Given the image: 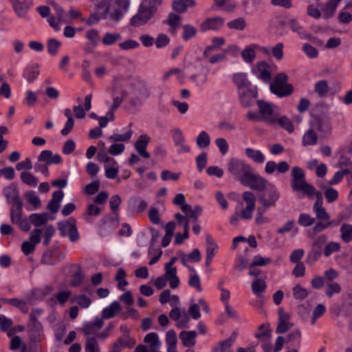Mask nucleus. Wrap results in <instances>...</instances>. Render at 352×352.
Returning <instances> with one entry per match:
<instances>
[{
	"mask_svg": "<svg viewBox=\"0 0 352 352\" xmlns=\"http://www.w3.org/2000/svg\"><path fill=\"white\" fill-rule=\"evenodd\" d=\"M291 177L290 184L294 192L311 199L316 196V201L313 206H322V192L317 191L313 185L306 181L305 173L303 169L298 166H294L292 169Z\"/></svg>",
	"mask_w": 352,
	"mask_h": 352,
	"instance_id": "obj_1",
	"label": "nucleus"
},
{
	"mask_svg": "<svg viewBox=\"0 0 352 352\" xmlns=\"http://www.w3.org/2000/svg\"><path fill=\"white\" fill-rule=\"evenodd\" d=\"M245 154L256 163L261 164L265 161V155L259 150L247 148L245 149Z\"/></svg>",
	"mask_w": 352,
	"mask_h": 352,
	"instance_id": "obj_43",
	"label": "nucleus"
},
{
	"mask_svg": "<svg viewBox=\"0 0 352 352\" xmlns=\"http://www.w3.org/2000/svg\"><path fill=\"white\" fill-rule=\"evenodd\" d=\"M150 140L151 138L148 135L142 134L138 137L134 144L136 151L145 159H148L151 157L149 153L146 151Z\"/></svg>",
	"mask_w": 352,
	"mask_h": 352,
	"instance_id": "obj_21",
	"label": "nucleus"
},
{
	"mask_svg": "<svg viewBox=\"0 0 352 352\" xmlns=\"http://www.w3.org/2000/svg\"><path fill=\"white\" fill-rule=\"evenodd\" d=\"M122 78L124 79L122 89L126 92L129 103L133 107L141 105L150 96L146 83L139 78H134L129 82L128 89L126 90L124 87L126 84V80L123 77Z\"/></svg>",
	"mask_w": 352,
	"mask_h": 352,
	"instance_id": "obj_2",
	"label": "nucleus"
},
{
	"mask_svg": "<svg viewBox=\"0 0 352 352\" xmlns=\"http://www.w3.org/2000/svg\"><path fill=\"white\" fill-rule=\"evenodd\" d=\"M121 38L122 36L119 33L107 32L104 34L102 42L104 45H111Z\"/></svg>",
	"mask_w": 352,
	"mask_h": 352,
	"instance_id": "obj_60",
	"label": "nucleus"
},
{
	"mask_svg": "<svg viewBox=\"0 0 352 352\" xmlns=\"http://www.w3.org/2000/svg\"><path fill=\"white\" fill-rule=\"evenodd\" d=\"M316 217L319 221L331 222L330 215L322 206H313Z\"/></svg>",
	"mask_w": 352,
	"mask_h": 352,
	"instance_id": "obj_47",
	"label": "nucleus"
},
{
	"mask_svg": "<svg viewBox=\"0 0 352 352\" xmlns=\"http://www.w3.org/2000/svg\"><path fill=\"white\" fill-rule=\"evenodd\" d=\"M311 126L322 135H329L331 131V122L327 118L315 117L311 122Z\"/></svg>",
	"mask_w": 352,
	"mask_h": 352,
	"instance_id": "obj_16",
	"label": "nucleus"
},
{
	"mask_svg": "<svg viewBox=\"0 0 352 352\" xmlns=\"http://www.w3.org/2000/svg\"><path fill=\"white\" fill-rule=\"evenodd\" d=\"M111 10V5L109 1H102L96 5V12L100 14L102 19H107Z\"/></svg>",
	"mask_w": 352,
	"mask_h": 352,
	"instance_id": "obj_50",
	"label": "nucleus"
},
{
	"mask_svg": "<svg viewBox=\"0 0 352 352\" xmlns=\"http://www.w3.org/2000/svg\"><path fill=\"white\" fill-rule=\"evenodd\" d=\"M315 91L320 96V97H323L326 96V94L329 91V85L328 82L325 80H321L317 82L315 84L314 87Z\"/></svg>",
	"mask_w": 352,
	"mask_h": 352,
	"instance_id": "obj_59",
	"label": "nucleus"
},
{
	"mask_svg": "<svg viewBox=\"0 0 352 352\" xmlns=\"http://www.w3.org/2000/svg\"><path fill=\"white\" fill-rule=\"evenodd\" d=\"M175 257H172L169 262L165 264L164 268L165 271H166V275H170L172 278V281L170 283V288L175 289L179 285V279L177 276V268L173 267L174 263L176 261Z\"/></svg>",
	"mask_w": 352,
	"mask_h": 352,
	"instance_id": "obj_25",
	"label": "nucleus"
},
{
	"mask_svg": "<svg viewBox=\"0 0 352 352\" xmlns=\"http://www.w3.org/2000/svg\"><path fill=\"white\" fill-rule=\"evenodd\" d=\"M16 14L20 17L25 16L28 10L32 3V0H9Z\"/></svg>",
	"mask_w": 352,
	"mask_h": 352,
	"instance_id": "obj_20",
	"label": "nucleus"
},
{
	"mask_svg": "<svg viewBox=\"0 0 352 352\" xmlns=\"http://www.w3.org/2000/svg\"><path fill=\"white\" fill-rule=\"evenodd\" d=\"M206 265L208 267L214 256L217 252L218 245L215 243L212 236L210 234H207L206 236Z\"/></svg>",
	"mask_w": 352,
	"mask_h": 352,
	"instance_id": "obj_23",
	"label": "nucleus"
},
{
	"mask_svg": "<svg viewBox=\"0 0 352 352\" xmlns=\"http://www.w3.org/2000/svg\"><path fill=\"white\" fill-rule=\"evenodd\" d=\"M341 286L336 282H329L325 284V294L329 297H332L336 294L341 292Z\"/></svg>",
	"mask_w": 352,
	"mask_h": 352,
	"instance_id": "obj_53",
	"label": "nucleus"
},
{
	"mask_svg": "<svg viewBox=\"0 0 352 352\" xmlns=\"http://www.w3.org/2000/svg\"><path fill=\"white\" fill-rule=\"evenodd\" d=\"M227 25L232 30H243L246 26V23L243 18L239 17L229 21Z\"/></svg>",
	"mask_w": 352,
	"mask_h": 352,
	"instance_id": "obj_64",
	"label": "nucleus"
},
{
	"mask_svg": "<svg viewBox=\"0 0 352 352\" xmlns=\"http://www.w3.org/2000/svg\"><path fill=\"white\" fill-rule=\"evenodd\" d=\"M101 211L100 207L94 204H89L86 211L82 214V217L87 223H91L94 222V219L100 214Z\"/></svg>",
	"mask_w": 352,
	"mask_h": 352,
	"instance_id": "obj_27",
	"label": "nucleus"
},
{
	"mask_svg": "<svg viewBox=\"0 0 352 352\" xmlns=\"http://www.w3.org/2000/svg\"><path fill=\"white\" fill-rule=\"evenodd\" d=\"M42 230L34 229L30 233V241H25L21 244V251L25 255L32 254L36 245L41 241Z\"/></svg>",
	"mask_w": 352,
	"mask_h": 352,
	"instance_id": "obj_12",
	"label": "nucleus"
},
{
	"mask_svg": "<svg viewBox=\"0 0 352 352\" xmlns=\"http://www.w3.org/2000/svg\"><path fill=\"white\" fill-rule=\"evenodd\" d=\"M327 241V236L325 234H321L315 239L311 250L307 254V263H314L319 258L322 254V248Z\"/></svg>",
	"mask_w": 352,
	"mask_h": 352,
	"instance_id": "obj_11",
	"label": "nucleus"
},
{
	"mask_svg": "<svg viewBox=\"0 0 352 352\" xmlns=\"http://www.w3.org/2000/svg\"><path fill=\"white\" fill-rule=\"evenodd\" d=\"M196 143L201 148H207L210 144V138L208 133L205 131H201L196 138Z\"/></svg>",
	"mask_w": 352,
	"mask_h": 352,
	"instance_id": "obj_51",
	"label": "nucleus"
},
{
	"mask_svg": "<svg viewBox=\"0 0 352 352\" xmlns=\"http://www.w3.org/2000/svg\"><path fill=\"white\" fill-rule=\"evenodd\" d=\"M340 237L344 243H349L352 240V225L343 223L340 227Z\"/></svg>",
	"mask_w": 352,
	"mask_h": 352,
	"instance_id": "obj_49",
	"label": "nucleus"
},
{
	"mask_svg": "<svg viewBox=\"0 0 352 352\" xmlns=\"http://www.w3.org/2000/svg\"><path fill=\"white\" fill-rule=\"evenodd\" d=\"M23 206V203L11 206L10 220L12 223L16 224L22 219Z\"/></svg>",
	"mask_w": 352,
	"mask_h": 352,
	"instance_id": "obj_42",
	"label": "nucleus"
},
{
	"mask_svg": "<svg viewBox=\"0 0 352 352\" xmlns=\"http://www.w3.org/2000/svg\"><path fill=\"white\" fill-rule=\"evenodd\" d=\"M292 292L294 298L298 300H303L309 294V291L300 284H297L293 287Z\"/></svg>",
	"mask_w": 352,
	"mask_h": 352,
	"instance_id": "obj_48",
	"label": "nucleus"
},
{
	"mask_svg": "<svg viewBox=\"0 0 352 352\" xmlns=\"http://www.w3.org/2000/svg\"><path fill=\"white\" fill-rule=\"evenodd\" d=\"M20 178L24 184L31 187H36L38 183V179L28 171L22 172Z\"/></svg>",
	"mask_w": 352,
	"mask_h": 352,
	"instance_id": "obj_44",
	"label": "nucleus"
},
{
	"mask_svg": "<svg viewBox=\"0 0 352 352\" xmlns=\"http://www.w3.org/2000/svg\"><path fill=\"white\" fill-rule=\"evenodd\" d=\"M180 256L181 263L184 266H188V263H197L201 260L200 251L195 248L190 254H184L183 252H179Z\"/></svg>",
	"mask_w": 352,
	"mask_h": 352,
	"instance_id": "obj_28",
	"label": "nucleus"
},
{
	"mask_svg": "<svg viewBox=\"0 0 352 352\" xmlns=\"http://www.w3.org/2000/svg\"><path fill=\"white\" fill-rule=\"evenodd\" d=\"M129 4V0H119L118 8H115L113 10L111 9L108 14L109 25H112L113 23L119 21L122 16L123 12L128 10Z\"/></svg>",
	"mask_w": 352,
	"mask_h": 352,
	"instance_id": "obj_13",
	"label": "nucleus"
},
{
	"mask_svg": "<svg viewBox=\"0 0 352 352\" xmlns=\"http://www.w3.org/2000/svg\"><path fill=\"white\" fill-rule=\"evenodd\" d=\"M70 302H76L80 307L86 309L88 308L91 304V300L86 295L81 294L72 296L70 298Z\"/></svg>",
	"mask_w": 352,
	"mask_h": 352,
	"instance_id": "obj_45",
	"label": "nucleus"
},
{
	"mask_svg": "<svg viewBox=\"0 0 352 352\" xmlns=\"http://www.w3.org/2000/svg\"><path fill=\"white\" fill-rule=\"evenodd\" d=\"M265 189H266L265 191L258 197V201L261 204V207L266 209L270 207H274L276 201L280 198V193L278 189L271 183H270Z\"/></svg>",
	"mask_w": 352,
	"mask_h": 352,
	"instance_id": "obj_7",
	"label": "nucleus"
},
{
	"mask_svg": "<svg viewBox=\"0 0 352 352\" xmlns=\"http://www.w3.org/2000/svg\"><path fill=\"white\" fill-rule=\"evenodd\" d=\"M76 221L69 218L67 221H61L58 224L60 234L63 236H69L71 241L74 242L79 239V234L76 228Z\"/></svg>",
	"mask_w": 352,
	"mask_h": 352,
	"instance_id": "obj_8",
	"label": "nucleus"
},
{
	"mask_svg": "<svg viewBox=\"0 0 352 352\" xmlns=\"http://www.w3.org/2000/svg\"><path fill=\"white\" fill-rule=\"evenodd\" d=\"M343 219L344 217L342 214H340L337 222L336 221H331V222L319 221L313 228V232L315 234L321 232L331 226L338 225L341 221H343Z\"/></svg>",
	"mask_w": 352,
	"mask_h": 352,
	"instance_id": "obj_37",
	"label": "nucleus"
},
{
	"mask_svg": "<svg viewBox=\"0 0 352 352\" xmlns=\"http://www.w3.org/2000/svg\"><path fill=\"white\" fill-rule=\"evenodd\" d=\"M3 195L6 199L7 203L12 206L23 203L19 196V192L17 187L13 184L8 186L3 189Z\"/></svg>",
	"mask_w": 352,
	"mask_h": 352,
	"instance_id": "obj_18",
	"label": "nucleus"
},
{
	"mask_svg": "<svg viewBox=\"0 0 352 352\" xmlns=\"http://www.w3.org/2000/svg\"><path fill=\"white\" fill-rule=\"evenodd\" d=\"M342 0H329L328 1L322 8V15L324 19L331 18L336 12L338 3Z\"/></svg>",
	"mask_w": 352,
	"mask_h": 352,
	"instance_id": "obj_32",
	"label": "nucleus"
},
{
	"mask_svg": "<svg viewBox=\"0 0 352 352\" xmlns=\"http://www.w3.org/2000/svg\"><path fill=\"white\" fill-rule=\"evenodd\" d=\"M177 339L175 331L173 329L168 330L166 334L167 352H177Z\"/></svg>",
	"mask_w": 352,
	"mask_h": 352,
	"instance_id": "obj_34",
	"label": "nucleus"
},
{
	"mask_svg": "<svg viewBox=\"0 0 352 352\" xmlns=\"http://www.w3.org/2000/svg\"><path fill=\"white\" fill-rule=\"evenodd\" d=\"M223 23L224 19L220 16L208 18L201 23L200 30L202 32L217 30L223 25Z\"/></svg>",
	"mask_w": 352,
	"mask_h": 352,
	"instance_id": "obj_22",
	"label": "nucleus"
},
{
	"mask_svg": "<svg viewBox=\"0 0 352 352\" xmlns=\"http://www.w3.org/2000/svg\"><path fill=\"white\" fill-rule=\"evenodd\" d=\"M121 307L117 301L113 302L108 307L104 308L102 310V317L104 318H111L116 314L120 312Z\"/></svg>",
	"mask_w": 352,
	"mask_h": 352,
	"instance_id": "obj_41",
	"label": "nucleus"
},
{
	"mask_svg": "<svg viewBox=\"0 0 352 352\" xmlns=\"http://www.w3.org/2000/svg\"><path fill=\"white\" fill-rule=\"evenodd\" d=\"M278 124L280 126L287 130L289 133L293 132L294 127L292 122L285 116L278 118L276 116V124Z\"/></svg>",
	"mask_w": 352,
	"mask_h": 352,
	"instance_id": "obj_52",
	"label": "nucleus"
},
{
	"mask_svg": "<svg viewBox=\"0 0 352 352\" xmlns=\"http://www.w3.org/2000/svg\"><path fill=\"white\" fill-rule=\"evenodd\" d=\"M241 184L244 186H249L252 190L262 191L270 183L265 178L253 173L252 170L245 177L243 181H242Z\"/></svg>",
	"mask_w": 352,
	"mask_h": 352,
	"instance_id": "obj_10",
	"label": "nucleus"
},
{
	"mask_svg": "<svg viewBox=\"0 0 352 352\" xmlns=\"http://www.w3.org/2000/svg\"><path fill=\"white\" fill-rule=\"evenodd\" d=\"M255 337L260 340H268L272 337V329L270 328L269 323H265L260 325L258 328V332L255 333Z\"/></svg>",
	"mask_w": 352,
	"mask_h": 352,
	"instance_id": "obj_36",
	"label": "nucleus"
},
{
	"mask_svg": "<svg viewBox=\"0 0 352 352\" xmlns=\"http://www.w3.org/2000/svg\"><path fill=\"white\" fill-rule=\"evenodd\" d=\"M195 5L194 0H174L172 3V8L177 12L184 13L188 8H192Z\"/></svg>",
	"mask_w": 352,
	"mask_h": 352,
	"instance_id": "obj_30",
	"label": "nucleus"
},
{
	"mask_svg": "<svg viewBox=\"0 0 352 352\" xmlns=\"http://www.w3.org/2000/svg\"><path fill=\"white\" fill-rule=\"evenodd\" d=\"M252 73L264 82H270L272 78L270 65L265 61L258 62L252 69Z\"/></svg>",
	"mask_w": 352,
	"mask_h": 352,
	"instance_id": "obj_14",
	"label": "nucleus"
},
{
	"mask_svg": "<svg viewBox=\"0 0 352 352\" xmlns=\"http://www.w3.org/2000/svg\"><path fill=\"white\" fill-rule=\"evenodd\" d=\"M182 38L184 41H188L194 38L197 32V29L190 24L183 25Z\"/></svg>",
	"mask_w": 352,
	"mask_h": 352,
	"instance_id": "obj_58",
	"label": "nucleus"
},
{
	"mask_svg": "<svg viewBox=\"0 0 352 352\" xmlns=\"http://www.w3.org/2000/svg\"><path fill=\"white\" fill-rule=\"evenodd\" d=\"M197 333L195 331H182L179 337L182 340V344L185 346H192L195 344Z\"/></svg>",
	"mask_w": 352,
	"mask_h": 352,
	"instance_id": "obj_31",
	"label": "nucleus"
},
{
	"mask_svg": "<svg viewBox=\"0 0 352 352\" xmlns=\"http://www.w3.org/2000/svg\"><path fill=\"white\" fill-rule=\"evenodd\" d=\"M133 133V131L130 129L124 134H113L108 138V140L110 142H126L131 139Z\"/></svg>",
	"mask_w": 352,
	"mask_h": 352,
	"instance_id": "obj_56",
	"label": "nucleus"
},
{
	"mask_svg": "<svg viewBox=\"0 0 352 352\" xmlns=\"http://www.w3.org/2000/svg\"><path fill=\"white\" fill-rule=\"evenodd\" d=\"M124 84V79L120 77H114L111 87V96L113 98V104L111 110L107 113L105 117H108V122L112 121L114 118L113 111L116 110L123 100L126 98V92L122 89Z\"/></svg>",
	"mask_w": 352,
	"mask_h": 352,
	"instance_id": "obj_3",
	"label": "nucleus"
},
{
	"mask_svg": "<svg viewBox=\"0 0 352 352\" xmlns=\"http://www.w3.org/2000/svg\"><path fill=\"white\" fill-rule=\"evenodd\" d=\"M39 70L37 65L28 66L25 68L23 76L28 82H33L38 76Z\"/></svg>",
	"mask_w": 352,
	"mask_h": 352,
	"instance_id": "obj_39",
	"label": "nucleus"
},
{
	"mask_svg": "<svg viewBox=\"0 0 352 352\" xmlns=\"http://www.w3.org/2000/svg\"><path fill=\"white\" fill-rule=\"evenodd\" d=\"M228 171L241 183L252 170L251 166L236 158H231L228 164Z\"/></svg>",
	"mask_w": 352,
	"mask_h": 352,
	"instance_id": "obj_6",
	"label": "nucleus"
},
{
	"mask_svg": "<svg viewBox=\"0 0 352 352\" xmlns=\"http://www.w3.org/2000/svg\"><path fill=\"white\" fill-rule=\"evenodd\" d=\"M30 333V338L32 342H38L43 335V329L41 323L28 324Z\"/></svg>",
	"mask_w": 352,
	"mask_h": 352,
	"instance_id": "obj_29",
	"label": "nucleus"
},
{
	"mask_svg": "<svg viewBox=\"0 0 352 352\" xmlns=\"http://www.w3.org/2000/svg\"><path fill=\"white\" fill-rule=\"evenodd\" d=\"M314 130L313 128H311L304 134L302 141L303 146H311L316 144L318 136Z\"/></svg>",
	"mask_w": 352,
	"mask_h": 352,
	"instance_id": "obj_46",
	"label": "nucleus"
},
{
	"mask_svg": "<svg viewBox=\"0 0 352 352\" xmlns=\"http://www.w3.org/2000/svg\"><path fill=\"white\" fill-rule=\"evenodd\" d=\"M29 220L32 223L36 226L39 227L47 222L48 214L47 213H34L29 216Z\"/></svg>",
	"mask_w": 352,
	"mask_h": 352,
	"instance_id": "obj_40",
	"label": "nucleus"
},
{
	"mask_svg": "<svg viewBox=\"0 0 352 352\" xmlns=\"http://www.w3.org/2000/svg\"><path fill=\"white\" fill-rule=\"evenodd\" d=\"M144 342L148 344L150 351L157 350L160 349L161 345L159 336L155 332L148 333L144 337Z\"/></svg>",
	"mask_w": 352,
	"mask_h": 352,
	"instance_id": "obj_35",
	"label": "nucleus"
},
{
	"mask_svg": "<svg viewBox=\"0 0 352 352\" xmlns=\"http://www.w3.org/2000/svg\"><path fill=\"white\" fill-rule=\"evenodd\" d=\"M290 314L285 312L282 308L278 309V323L276 332L279 334L285 333L287 330L293 327L294 323L290 322Z\"/></svg>",
	"mask_w": 352,
	"mask_h": 352,
	"instance_id": "obj_15",
	"label": "nucleus"
},
{
	"mask_svg": "<svg viewBox=\"0 0 352 352\" xmlns=\"http://www.w3.org/2000/svg\"><path fill=\"white\" fill-rule=\"evenodd\" d=\"M238 96L241 104L245 107H250L254 104L257 92L250 87L239 91Z\"/></svg>",
	"mask_w": 352,
	"mask_h": 352,
	"instance_id": "obj_17",
	"label": "nucleus"
},
{
	"mask_svg": "<svg viewBox=\"0 0 352 352\" xmlns=\"http://www.w3.org/2000/svg\"><path fill=\"white\" fill-rule=\"evenodd\" d=\"M287 81L288 76L285 73L277 74L270 83V91L279 98L290 96L294 91V87Z\"/></svg>",
	"mask_w": 352,
	"mask_h": 352,
	"instance_id": "obj_4",
	"label": "nucleus"
},
{
	"mask_svg": "<svg viewBox=\"0 0 352 352\" xmlns=\"http://www.w3.org/2000/svg\"><path fill=\"white\" fill-rule=\"evenodd\" d=\"M234 84L237 87L238 92L251 87V82L248 79L247 74L243 72L234 74L232 77Z\"/></svg>",
	"mask_w": 352,
	"mask_h": 352,
	"instance_id": "obj_26",
	"label": "nucleus"
},
{
	"mask_svg": "<svg viewBox=\"0 0 352 352\" xmlns=\"http://www.w3.org/2000/svg\"><path fill=\"white\" fill-rule=\"evenodd\" d=\"M118 173V165L116 164H109L104 166V173L108 179H114L117 177Z\"/></svg>",
	"mask_w": 352,
	"mask_h": 352,
	"instance_id": "obj_62",
	"label": "nucleus"
},
{
	"mask_svg": "<svg viewBox=\"0 0 352 352\" xmlns=\"http://www.w3.org/2000/svg\"><path fill=\"white\" fill-rule=\"evenodd\" d=\"M85 350L87 352H100L98 341L94 337H87Z\"/></svg>",
	"mask_w": 352,
	"mask_h": 352,
	"instance_id": "obj_61",
	"label": "nucleus"
},
{
	"mask_svg": "<svg viewBox=\"0 0 352 352\" xmlns=\"http://www.w3.org/2000/svg\"><path fill=\"white\" fill-rule=\"evenodd\" d=\"M340 250V244L338 242L331 241L324 248L323 254L326 257H329L333 253L337 252Z\"/></svg>",
	"mask_w": 352,
	"mask_h": 352,
	"instance_id": "obj_63",
	"label": "nucleus"
},
{
	"mask_svg": "<svg viewBox=\"0 0 352 352\" xmlns=\"http://www.w3.org/2000/svg\"><path fill=\"white\" fill-rule=\"evenodd\" d=\"M238 333L234 331L230 337L219 343L218 348L216 349L217 352H232L231 346L235 342Z\"/></svg>",
	"mask_w": 352,
	"mask_h": 352,
	"instance_id": "obj_33",
	"label": "nucleus"
},
{
	"mask_svg": "<svg viewBox=\"0 0 352 352\" xmlns=\"http://www.w3.org/2000/svg\"><path fill=\"white\" fill-rule=\"evenodd\" d=\"M256 103L261 121L270 125L276 124L277 114L274 112L273 106L263 100H257Z\"/></svg>",
	"mask_w": 352,
	"mask_h": 352,
	"instance_id": "obj_9",
	"label": "nucleus"
},
{
	"mask_svg": "<svg viewBox=\"0 0 352 352\" xmlns=\"http://www.w3.org/2000/svg\"><path fill=\"white\" fill-rule=\"evenodd\" d=\"M24 197L28 202L33 206L34 209L39 208L41 206V200L34 191H28L25 193Z\"/></svg>",
	"mask_w": 352,
	"mask_h": 352,
	"instance_id": "obj_57",
	"label": "nucleus"
},
{
	"mask_svg": "<svg viewBox=\"0 0 352 352\" xmlns=\"http://www.w3.org/2000/svg\"><path fill=\"white\" fill-rule=\"evenodd\" d=\"M147 203L140 197H133L128 201L127 210L132 214H140L147 208Z\"/></svg>",
	"mask_w": 352,
	"mask_h": 352,
	"instance_id": "obj_19",
	"label": "nucleus"
},
{
	"mask_svg": "<svg viewBox=\"0 0 352 352\" xmlns=\"http://www.w3.org/2000/svg\"><path fill=\"white\" fill-rule=\"evenodd\" d=\"M38 161L43 162L47 166H50L52 164H60L62 159L60 155L53 154L52 151L50 150H44L38 156Z\"/></svg>",
	"mask_w": 352,
	"mask_h": 352,
	"instance_id": "obj_24",
	"label": "nucleus"
},
{
	"mask_svg": "<svg viewBox=\"0 0 352 352\" xmlns=\"http://www.w3.org/2000/svg\"><path fill=\"white\" fill-rule=\"evenodd\" d=\"M320 188L323 190L324 197L328 203H332L338 199V192L336 189L324 186H321Z\"/></svg>",
	"mask_w": 352,
	"mask_h": 352,
	"instance_id": "obj_55",
	"label": "nucleus"
},
{
	"mask_svg": "<svg viewBox=\"0 0 352 352\" xmlns=\"http://www.w3.org/2000/svg\"><path fill=\"white\" fill-rule=\"evenodd\" d=\"M157 7L150 5L148 1H142L137 14L131 19L130 25L134 27L144 25L153 16L157 11Z\"/></svg>",
	"mask_w": 352,
	"mask_h": 352,
	"instance_id": "obj_5",
	"label": "nucleus"
},
{
	"mask_svg": "<svg viewBox=\"0 0 352 352\" xmlns=\"http://www.w3.org/2000/svg\"><path fill=\"white\" fill-rule=\"evenodd\" d=\"M135 344V340L129 336V333L122 334L118 340L114 343L115 347L123 349L124 347L132 348Z\"/></svg>",
	"mask_w": 352,
	"mask_h": 352,
	"instance_id": "obj_38",
	"label": "nucleus"
},
{
	"mask_svg": "<svg viewBox=\"0 0 352 352\" xmlns=\"http://www.w3.org/2000/svg\"><path fill=\"white\" fill-rule=\"evenodd\" d=\"M266 288V284L264 280L256 278L252 283V289L253 293L257 296H261Z\"/></svg>",
	"mask_w": 352,
	"mask_h": 352,
	"instance_id": "obj_54",
	"label": "nucleus"
}]
</instances>
